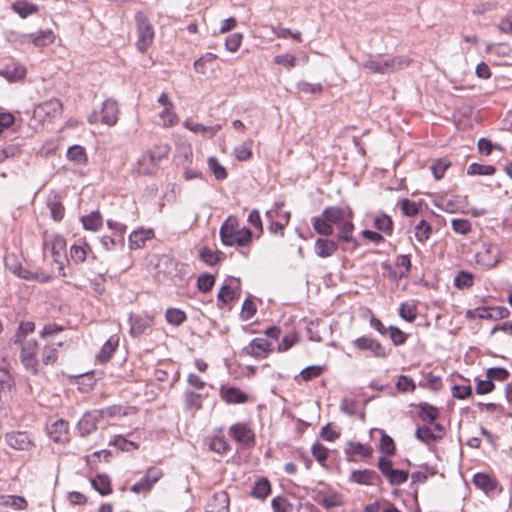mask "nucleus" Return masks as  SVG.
I'll list each match as a JSON object with an SVG mask.
<instances>
[{"label": "nucleus", "instance_id": "nucleus-1", "mask_svg": "<svg viewBox=\"0 0 512 512\" xmlns=\"http://www.w3.org/2000/svg\"><path fill=\"white\" fill-rule=\"evenodd\" d=\"M135 21L138 33L136 47L139 51L144 52L148 49V47L151 46L153 42L154 29L143 12L139 11L135 14Z\"/></svg>", "mask_w": 512, "mask_h": 512}, {"label": "nucleus", "instance_id": "nucleus-2", "mask_svg": "<svg viewBox=\"0 0 512 512\" xmlns=\"http://www.w3.org/2000/svg\"><path fill=\"white\" fill-rule=\"evenodd\" d=\"M37 351L38 344L34 340L26 341L21 348V362L33 374L38 373L39 361L37 359Z\"/></svg>", "mask_w": 512, "mask_h": 512}, {"label": "nucleus", "instance_id": "nucleus-3", "mask_svg": "<svg viewBox=\"0 0 512 512\" xmlns=\"http://www.w3.org/2000/svg\"><path fill=\"white\" fill-rule=\"evenodd\" d=\"M499 249L496 245L484 242L482 250L476 253V261L485 269H492L499 263Z\"/></svg>", "mask_w": 512, "mask_h": 512}, {"label": "nucleus", "instance_id": "nucleus-4", "mask_svg": "<svg viewBox=\"0 0 512 512\" xmlns=\"http://www.w3.org/2000/svg\"><path fill=\"white\" fill-rule=\"evenodd\" d=\"M271 351V343L266 338H254L242 349V354L256 359H264Z\"/></svg>", "mask_w": 512, "mask_h": 512}, {"label": "nucleus", "instance_id": "nucleus-5", "mask_svg": "<svg viewBox=\"0 0 512 512\" xmlns=\"http://www.w3.org/2000/svg\"><path fill=\"white\" fill-rule=\"evenodd\" d=\"M353 345L359 350H369L374 357L377 358H386L388 356V352L385 347L376 339L361 336L354 340Z\"/></svg>", "mask_w": 512, "mask_h": 512}, {"label": "nucleus", "instance_id": "nucleus-6", "mask_svg": "<svg viewBox=\"0 0 512 512\" xmlns=\"http://www.w3.org/2000/svg\"><path fill=\"white\" fill-rule=\"evenodd\" d=\"M103 418L102 410H92L86 412L77 424V428L81 436L91 434L97 429L98 422Z\"/></svg>", "mask_w": 512, "mask_h": 512}, {"label": "nucleus", "instance_id": "nucleus-7", "mask_svg": "<svg viewBox=\"0 0 512 512\" xmlns=\"http://www.w3.org/2000/svg\"><path fill=\"white\" fill-rule=\"evenodd\" d=\"M349 480L358 485L367 486H378L382 483L380 475L372 469L353 470Z\"/></svg>", "mask_w": 512, "mask_h": 512}, {"label": "nucleus", "instance_id": "nucleus-8", "mask_svg": "<svg viewBox=\"0 0 512 512\" xmlns=\"http://www.w3.org/2000/svg\"><path fill=\"white\" fill-rule=\"evenodd\" d=\"M130 334L134 338L140 337L153 323V317L147 314H130Z\"/></svg>", "mask_w": 512, "mask_h": 512}, {"label": "nucleus", "instance_id": "nucleus-9", "mask_svg": "<svg viewBox=\"0 0 512 512\" xmlns=\"http://www.w3.org/2000/svg\"><path fill=\"white\" fill-rule=\"evenodd\" d=\"M6 443L16 450H29L34 444L27 432L13 431L5 435Z\"/></svg>", "mask_w": 512, "mask_h": 512}, {"label": "nucleus", "instance_id": "nucleus-10", "mask_svg": "<svg viewBox=\"0 0 512 512\" xmlns=\"http://www.w3.org/2000/svg\"><path fill=\"white\" fill-rule=\"evenodd\" d=\"M230 435L239 443L251 447L255 444L254 432L245 424L236 423L229 429Z\"/></svg>", "mask_w": 512, "mask_h": 512}, {"label": "nucleus", "instance_id": "nucleus-11", "mask_svg": "<svg viewBox=\"0 0 512 512\" xmlns=\"http://www.w3.org/2000/svg\"><path fill=\"white\" fill-rule=\"evenodd\" d=\"M168 151L169 147L167 145H161L155 146L153 149L142 155V163H145V161H150L149 167L151 168H145V171L155 172L158 169L159 162L163 158L167 157Z\"/></svg>", "mask_w": 512, "mask_h": 512}, {"label": "nucleus", "instance_id": "nucleus-12", "mask_svg": "<svg viewBox=\"0 0 512 512\" xmlns=\"http://www.w3.org/2000/svg\"><path fill=\"white\" fill-rule=\"evenodd\" d=\"M26 73V68L15 62L8 63L0 69V77L6 79L10 83L24 80Z\"/></svg>", "mask_w": 512, "mask_h": 512}, {"label": "nucleus", "instance_id": "nucleus-13", "mask_svg": "<svg viewBox=\"0 0 512 512\" xmlns=\"http://www.w3.org/2000/svg\"><path fill=\"white\" fill-rule=\"evenodd\" d=\"M119 108L115 100L107 99L103 102L100 111L101 122L108 126H114L118 121Z\"/></svg>", "mask_w": 512, "mask_h": 512}, {"label": "nucleus", "instance_id": "nucleus-14", "mask_svg": "<svg viewBox=\"0 0 512 512\" xmlns=\"http://www.w3.org/2000/svg\"><path fill=\"white\" fill-rule=\"evenodd\" d=\"M239 228L238 219L235 216H229L220 227V239L224 246L231 247V241L236 236Z\"/></svg>", "mask_w": 512, "mask_h": 512}, {"label": "nucleus", "instance_id": "nucleus-15", "mask_svg": "<svg viewBox=\"0 0 512 512\" xmlns=\"http://www.w3.org/2000/svg\"><path fill=\"white\" fill-rule=\"evenodd\" d=\"M372 453L373 448L371 446L355 441H349L345 448L346 459L348 462H354L355 459L353 457L355 455H359L363 458H370Z\"/></svg>", "mask_w": 512, "mask_h": 512}, {"label": "nucleus", "instance_id": "nucleus-16", "mask_svg": "<svg viewBox=\"0 0 512 512\" xmlns=\"http://www.w3.org/2000/svg\"><path fill=\"white\" fill-rule=\"evenodd\" d=\"M5 266L9 271L21 279L31 280L33 278L32 272L22 266L18 257L14 253L5 257Z\"/></svg>", "mask_w": 512, "mask_h": 512}, {"label": "nucleus", "instance_id": "nucleus-17", "mask_svg": "<svg viewBox=\"0 0 512 512\" xmlns=\"http://www.w3.org/2000/svg\"><path fill=\"white\" fill-rule=\"evenodd\" d=\"M50 437L56 443H64L68 441L69 424L63 419L56 420L49 429Z\"/></svg>", "mask_w": 512, "mask_h": 512}, {"label": "nucleus", "instance_id": "nucleus-18", "mask_svg": "<svg viewBox=\"0 0 512 512\" xmlns=\"http://www.w3.org/2000/svg\"><path fill=\"white\" fill-rule=\"evenodd\" d=\"M410 64V59L403 56H396L390 59H381V74H389L403 69Z\"/></svg>", "mask_w": 512, "mask_h": 512}, {"label": "nucleus", "instance_id": "nucleus-19", "mask_svg": "<svg viewBox=\"0 0 512 512\" xmlns=\"http://www.w3.org/2000/svg\"><path fill=\"white\" fill-rule=\"evenodd\" d=\"M338 249V245L334 240L326 238H318L315 241L314 250L318 257H331Z\"/></svg>", "mask_w": 512, "mask_h": 512}, {"label": "nucleus", "instance_id": "nucleus-20", "mask_svg": "<svg viewBox=\"0 0 512 512\" xmlns=\"http://www.w3.org/2000/svg\"><path fill=\"white\" fill-rule=\"evenodd\" d=\"M417 408L418 417L427 424H433L440 416L438 408L427 402H420Z\"/></svg>", "mask_w": 512, "mask_h": 512}, {"label": "nucleus", "instance_id": "nucleus-21", "mask_svg": "<svg viewBox=\"0 0 512 512\" xmlns=\"http://www.w3.org/2000/svg\"><path fill=\"white\" fill-rule=\"evenodd\" d=\"M221 396L229 404H243L248 401L247 394L237 387L222 389Z\"/></svg>", "mask_w": 512, "mask_h": 512}, {"label": "nucleus", "instance_id": "nucleus-22", "mask_svg": "<svg viewBox=\"0 0 512 512\" xmlns=\"http://www.w3.org/2000/svg\"><path fill=\"white\" fill-rule=\"evenodd\" d=\"M152 230L140 229L133 231L128 238L130 249H139L145 245V242L153 237Z\"/></svg>", "mask_w": 512, "mask_h": 512}, {"label": "nucleus", "instance_id": "nucleus-23", "mask_svg": "<svg viewBox=\"0 0 512 512\" xmlns=\"http://www.w3.org/2000/svg\"><path fill=\"white\" fill-rule=\"evenodd\" d=\"M337 226H338L337 238L343 242H353L356 246L357 242L353 237L354 224L352 222V218L351 217L345 218Z\"/></svg>", "mask_w": 512, "mask_h": 512}, {"label": "nucleus", "instance_id": "nucleus-24", "mask_svg": "<svg viewBox=\"0 0 512 512\" xmlns=\"http://www.w3.org/2000/svg\"><path fill=\"white\" fill-rule=\"evenodd\" d=\"M119 344L117 336H111L102 346L97 358L101 363L109 361Z\"/></svg>", "mask_w": 512, "mask_h": 512}, {"label": "nucleus", "instance_id": "nucleus-25", "mask_svg": "<svg viewBox=\"0 0 512 512\" xmlns=\"http://www.w3.org/2000/svg\"><path fill=\"white\" fill-rule=\"evenodd\" d=\"M25 39L31 41L37 47H43L54 41V34L51 30L39 31L24 36Z\"/></svg>", "mask_w": 512, "mask_h": 512}, {"label": "nucleus", "instance_id": "nucleus-26", "mask_svg": "<svg viewBox=\"0 0 512 512\" xmlns=\"http://www.w3.org/2000/svg\"><path fill=\"white\" fill-rule=\"evenodd\" d=\"M474 485L484 491L485 493H489L496 489L497 482L491 476L485 473H477L473 477Z\"/></svg>", "mask_w": 512, "mask_h": 512}, {"label": "nucleus", "instance_id": "nucleus-27", "mask_svg": "<svg viewBox=\"0 0 512 512\" xmlns=\"http://www.w3.org/2000/svg\"><path fill=\"white\" fill-rule=\"evenodd\" d=\"M322 216L333 226L342 222L345 217V211L339 206H329L322 211Z\"/></svg>", "mask_w": 512, "mask_h": 512}, {"label": "nucleus", "instance_id": "nucleus-28", "mask_svg": "<svg viewBox=\"0 0 512 512\" xmlns=\"http://www.w3.org/2000/svg\"><path fill=\"white\" fill-rule=\"evenodd\" d=\"M209 450L218 454H223L230 449L229 444L222 435H214L205 440Z\"/></svg>", "mask_w": 512, "mask_h": 512}, {"label": "nucleus", "instance_id": "nucleus-29", "mask_svg": "<svg viewBox=\"0 0 512 512\" xmlns=\"http://www.w3.org/2000/svg\"><path fill=\"white\" fill-rule=\"evenodd\" d=\"M12 10L21 18H27L38 12V6L28 3L26 0H17L12 4Z\"/></svg>", "mask_w": 512, "mask_h": 512}, {"label": "nucleus", "instance_id": "nucleus-30", "mask_svg": "<svg viewBox=\"0 0 512 512\" xmlns=\"http://www.w3.org/2000/svg\"><path fill=\"white\" fill-rule=\"evenodd\" d=\"M91 485L101 495H108L112 491L110 478L105 474H98L91 480Z\"/></svg>", "mask_w": 512, "mask_h": 512}, {"label": "nucleus", "instance_id": "nucleus-31", "mask_svg": "<svg viewBox=\"0 0 512 512\" xmlns=\"http://www.w3.org/2000/svg\"><path fill=\"white\" fill-rule=\"evenodd\" d=\"M86 230L97 231L103 225V218L99 211H92L81 219Z\"/></svg>", "mask_w": 512, "mask_h": 512}, {"label": "nucleus", "instance_id": "nucleus-32", "mask_svg": "<svg viewBox=\"0 0 512 512\" xmlns=\"http://www.w3.org/2000/svg\"><path fill=\"white\" fill-rule=\"evenodd\" d=\"M312 226L317 234L325 237L331 236L334 233L333 226L322 215L312 218Z\"/></svg>", "mask_w": 512, "mask_h": 512}, {"label": "nucleus", "instance_id": "nucleus-33", "mask_svg": "<svg viewBox=\"0 0 512 512\" xmlns=\"http://www.w3.org/2000/svg\"><path fill=\"white\" fill-rule=\"evenodd\" d=\"M253 239V232L248 227L238 228L236 236L231 241V246L246 247Z\"/></svg>", "mask_w": 512, "mask_h": 512}, {"label": "nucleus", "instance_id": "nucleus-34", "mask_svg": "<svg viewBox=\"0 0 512 512\" xmlns=\"http://www.w3.org/2000/svg\"><path fill=\"white\" fill-rule=\"evenodd\" d=\"M415 437L427 445L441 439V435H436V433H434L432 428L428 425L418 427L415 431Z\"/></svg>", "mask_w": 512, "mask_h": 512}, {"label": "nucleus", "instance_id": "nucleus-35", "mask_svg": "<svg viewBox=\"0 0 512 512\" xmlns=\"http://www.w3.org/2000/svg\"><path fill=\"white\" fill-rule=\"evenodd\" d=\"M184 126L192 132L202 133L203 135H207L208 137H213L217 134V132L221 129V125L214 126H205L200 123H191L186 121Z\"/></svg>", "mask_w": 512, "mask_h": 512}, {"label": "nucleus", "instance_id": "nucleus-36", "mask_svg": "<svg viewBox=\"0 0 512 512\" xmlns=\"http://www.w3.org/2000/svg\"><path fill=\"white\" fill-rule=\"evenodd\" d=\"M271 492V485L268 479L261 478L254 484L251 490V496L264 500Z\"/></svg>", "mask_w": 512, "mask_h": 512}, {"label": "nucleus", "instance_id": "nucleus-37", "mask_svg": "<svg viewBox=\"0 0 512 512\" xmlns=\"http://www.w3.org/2000/svg\"><path fill=\"white\" fill-rule=\"evenodd\" d=\"M184 402L187 410L197 411L202 408L203 397L192 390L184 392Z\"/></svg>", "mask_w": 512, "mask_h": 512}, {"label": "nucleus", "instance_id": "nucleus-38", "mask_svg": "<svg viewBox=\"0 0 512 512\" xmlns=\"http://www.w3.org/2000/svg\"><path fill=\"white\" fill-rule=\"evenodd\" d=\"M47 206L50 210L51 217L55 221H61L65 215V207L62 204V202L57 198V196H54L53 199H49Z\"/></svg>", "mask_w": 512, "mask_h": 512}, {"label": "nucleus", "instance_id": "nucleus-39", "mask_svg": "<svg viewBox=\"0 0 512 512\" xmlns=\"http://www.w3.org/2000/svg\"><path fill=\"white\" fill-rule=\"evenodd\" d=\"M222 255V252L213 251L208 247L201 248L199 252L200 259L210 266L216 265L221 260Z\"/></svg>", "mask_w": 512, "mask_h": 512}, {"label": "nucleus", "instance_id": "nucleus-40", "mask_svg": "<svg viewBox=\"0 0 512 512\" xmlns=\"http://www.w3.org/2000/svg\"><path fill=\"white\" fill-rule=\"evenodd\" d=\"M316 501L322 505L325 509L330 510L335 507H339L343 505V499L340 494L333 493L328 496H319Z\"/></svg>", "mask_w": 512, "mask_h": 512}, {"label": "nucleus", "instance_id": "nucleus-41", "mask_svg": "<svg viewBox=\"0 0 512 512\" xmlns=\"http://www.w3.org/2000/svg\"><path fill=\"white\" fill-rule=\"evenodd\" d=\"M166 321L174 326H180L187 319L184 311L177 308H168L165 313Z\"/></svg>", "mask_w": 512, "mask_h": 512}, {"label": "nucleus", "instance_id": "nucleus-42", "mask_svg": "<svg viewBox=\"0 0 512 512\" xmlns=\"http://www.w3.org/2000/svg\"><path fill=\"white\" fill-rule=\"evenodd\" d=\"M451 166L450 160L447 158H439L431 165V171L436 180L443 178L446 170Z\"/></svg>", "mask_w": 512, "mask_h": 512}, {"label": "nucleus", "instance_id": "nucleus-43", "mask_svg": "<svg viewBox=\"0 0 512 512\" xmlns=\"http://www.w3.org/2000/svg\"><path fill=\"white\" fill-rule=\"evenodd\" d=\"M374 226L378 231L387 235H391L393 233V221L386 214L376 217L374 220Z\"/></svg>", "mask_w": 512, "mask_h": 512}, {"label": "nucleus", "instance_id": "nucleus-44", "mask_svg": "<svg viewBox=\"0 0 512 512\" xmlns=\"http://www.w3.org/2000/svg\"><path fill=\"white\" fill-rule=\"evenodd\" d=\"M67 157L69 160L77 164H84L87 161L85 149L79 145H73L67 150Z\"/></svg>", "mask_w": 512, "mask_h": 512}, {"label": "nucleus", "instance_id": "nucleus-45", "mask_svg": "<svg viewBox=\"0 0 512 512\" xmlns=\"http://www.w3.org/2000/svg\"><path fill=\"white\" fill-rule=\"evenodd\" d=\"M496 168L493 165H483L479 163H472L468 166L467 174L474 175H493Z\"/></svg>", "mask_w": 512, "mask_h": 512}, {"label": "nucleus", "instance_id": "nucleus-46", "mask_svg": "<svg viewBox=\"0 0 512 512\" xmlns=\"http://www.w3.org/2000/svg\"><path fill=\"white\" fill-rule=\"evenodd\" d=\"M432 233V227L431 225L422 219L416 226H415V237L416 239L423 243L426 240L429 239L430 235Z\"/></svg>", "mask_w": 512, "mask_h": 512}, {"label": "nucleus", "instance_id": "nucleus-47", "mask_svg": "<svg viewBox=\"0 0 512 512\" xmlns=\"http://www.w3.org/2000/svg\"><path fill=\"white\" fill-rule=\"evenodd\" d=\"M379 449L385 456H393L396 452V446L392 437L383 433L380 438Z\"/></svg>", "mask_w": 512, "mask_h": 512}, {"label": "nucleus", "instance_id": "nucleus-48", "mask_svg": "<svg viewBox=\"0 0 512 512\" xmlns=\"http://www.w3.org/2000/svg\"><path fill=\"white\" fill-rule=\"evenodd\" d=\"M473 283V275L464 270L459 271L454 279V285L460 289L470 288L472 287Z\"/></svg>", "mask_w": 512, "mask_h": 512}, {"label": "nucleus", "instance_id": "nucleus-49", "mask_svg": "<svg viewBox=\"0 0 512 512\" xmlns=\"http://www.w3.org/2000/svg\"><path fill=\"white\" fill-rule=\"evenodd\" d=\"M509 375V371L503 367H491L486 371V378L491 379L493 383L494 381L503 382L508 379Z\"/></svg>", "mask_w": 512, "mask_h": 512}, {"label": "nucleus", "instance_id": "nucleus-50", "mask_svg": "<svg viewBox=\"0 0 512 512\" xmlns=\"http://www.w3.org/2000/svg\"><path fill=\"white\" fill-rule=\"evenodd\" d=\"M409 473L406 470L394 469L387 477L391 486H398L408 480Z\"/></svg>", "mask_w": 512, "mask_h": 512}, {"label": "nucleus", "instance_id": "nucleus-51", "mask_svg": "<svg viewBox=\"0 0 512 512\" xmlns=\"http://www.w3.org/2000/svg\"><path fill=\"white\" fill-rule=\"evenodd\" d=\"M208 166L217 180H224L227 178V171L225 167H223L215 157L211 156L208 158Z\"/></svg>", "mask_w": 512, "mask_h": 512}, {"label": "nucleus", "instance_id": "nucleus-52", "mask_svg": "<svg viewBox=\"0 0 512 512\" xmlns=\"http://www.w3.org/2000/svg\"><path fill=\"white\" fill-rule=\"evenodd\" d=\"M399 315L407 322H413L417 317V307L414 304L402 303L399 308Z\"/></svg>", "mask_w": 512, "mask_h": 512}, {"label": "nucleus", "instance_id": "nucleus-53", "mask_svg": "<svg viewBox=\"0 0 512 512\" xmlns=\"http://www.w3.org/2000/svg\"><path fill=\"white\" fill-rule=\"evenodd\" d=\"M511 50V47L504 43H492L486 46L487 53L500 57L508 56Z\"/></svg>", "mask_w": 512, "mask_h": 512}, {"label": "nucleus", "instance_id": "nucleus-54", "mask_svg": "<svg viewBox=\"0 0 512 512\" xmlns=\"http://www.w3.org/2000/svg\"><path fill=\"white\" fill-rule=\"evenodd\" d=\"M215 283V278L211 274H202L197 279V288L203 293L209 292Z\"/></svg>", "mask_w": 512, "mask_h": 512}, {"label": "nucleus", "instance_id": "nucleus-55", "mask_svg": "<svg viewBox=\"0 0 512 512\" xmlns=\"http://www.w3.org/2000/svg\"><path fill=\"white\" fill-rule=\"evenodd\" d=\"M396 388L400 392H413L416 388V385L413 379L407 375H400L398 377Z\"/></svg>", "mask_w": 512, "mask_h": 512}, {"label": "nucleus", "instance_id": "nucleus-56", "mask_svg": "<svg viewBox=\"0 0 512 512\" xmlns=\"http://www.w3.org/2000/svg\"><path fill=\"white\" fill-rule=\"evenodd\" d=\"M388 332L390 339L395 346L403 345L408 338L406 333H404L402 330L395 326H389Z\"/></svg>", "mask_w": 512, "mask_h": 512}, {"label": "nucleus", "instance_id": "nucleus-57", "mask_svg": "<svg viewBox=\"0 0 512 512\" xmlns=\"http://www.w3.org/2000/svg\"><path fill=\"white\" fill-rule=\"evenodd\" d=\"M112 444L121 451H132L138 449V444L127 440L121 435H118L112 441Z\"/></svg>", "mask_w": 512, "mask_h": 512}, {"label": "nucleus", "instance_id": "nucleus-58", "mask_svg": "<svg viewBox=\"0 0 512 512\" xmlns=\"http://www.w3.org/2000/svg\"><path fill=\"white\" fill-rule=\"evenodd\" d=\"M400 208L405 216L410 217V216L416 215L419 212L420 205L414 201H411V200L405 198V199L401 200Z\"/></svg>", "mask_w": 512, "mask_h": 512}, {"label": "nucleus", "instance_id": "nucleus-59", "mask_svg": "<svg viewBox=\"0 0 512 512\" xmlns=\"http://www.w3.org/2000/svg\"><path fill=\"white\" fill-rule=\"evenodd\" d=\"M451 226L454 232L466 235L471 231V223L468 219H453Z\"/></svg>", "mask_w": 512, "mask_h": 512}, {"label": "nucleus", "instance_id": "nucleus-60", "mask_svg": "<svg viewBox=\"0 0 512 512\" xmlns=\"http://www.w3.org/2000/svg\"><path fill=\"white\" fill-rule=\"evenodd\" d=\"M313 457L323 464L328 458V449L319 442H315L311 448Z\"/></svg>", "mask_w": 512, "mask_h": 512}, {"label": "nucleus", "instance_id": "nucleus-61", "mask_svg": "<svg viewBox=\"0 0 512 512\" xmlns=\"http://www.w3.org/2000/svg\"><path fill=\"white\" fill-rule=\"evenodd\" d=\"M247 221L258 231L257 237L259 238L264 232L259 211L257 209H252L248 215Z\"/></svg>", "mask_w": 512, "mask_h": 512}, {"label": "nucleus", "instance_id": "nucleus-62", "mask_svg": "<svg viewBox=\"0 0 512 512\" xmlns=\"http://www.w3.org/2000/svg\"><path fill=\"white\" fill-rule=\"evenodd\" d=\"M357 409H358V402L356 400L350 399V398H343L341 400V404H340L341 412H343L349 416H354L357 413Z\"/></svg>", "mask_w": 512, "mask_h": 512}, {"label": "nucleus", "instance_id": "nucleus-63", "mask_svg": "<svg viewBox=\"0 0 512 512\" xmlns=\"http://www.w3.org/2000/svg\"><path fill=\"white\" fill-rule=\"evenodd\" d=\"M153 486L154 484L144 475L138 482L131 486L130 491L136 494L142 492L147 493Z\"/></svg>", "mask_w": 512, "mask_h": 512}, {"label": "nucleus", "instance_id": "nucleus-64", "mask_svg": "<svg viewBox=\"0 0 512 512\" xmlns=\"http://www.w3.org/2000/svg\"><path fill=\"white\" fill-rule=\"evenodd\" d=\"M271 505L274 512H290L292 509V504L289 503L287 499L280 496L275 497Z\"/></svg>", "mask_w": 512, "mask_h": 512}]
</instances>
